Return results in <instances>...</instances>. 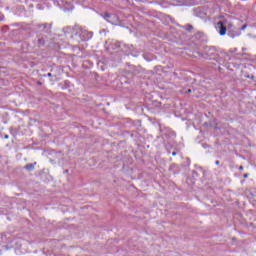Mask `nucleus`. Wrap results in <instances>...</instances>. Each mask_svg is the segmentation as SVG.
<instances>
[{
	"label": "nucleus",
	"mask_w": 256,
	"mask_h": 256,
	"mask_svg": "<svg viewBox=\"0 0 256 256\" xmlns=\"http://www.w3.org/2000/svg\"><path fill=\"white\" fill-rule=\"evenodd\" d=\"M74 35H79L81 41H89L93 37V32H89L80 26H75L73 28Z\"/></svg>",
	"instance_id": "obj_1"
},
{
	"label": "nucleus",
	"mask_w": 256,
	"mask_h": 256,
	"mask_svg": "<svg viewBox=\"0 0 256 256\" xmlns=\"http://www.w3.org/2000/svg\"><path fill=\"white\" fill-rule=\"evenodd\" d=\"M38 29H40V31L42 33H51V29L53 27V24H49V23H43V24H38L37 25Z\"/></svg>",
	"instance_id": "obj_2"
},
{
	"label": "nucleus",
	"mask_w": 256,
	"mask_h": 256,
	"mask_svg": "<svg viewBox=\"0 0 256 256\" xmlns=\"http://www.w3.org/2000/svg\"><path fill=\"white\" fill-rule=\"evenodd\" d=\"M216 29L221 36L226 35L227 33V26L223 23V21L217 22Z\"/></svg>",
	"instance_id": "obj_3"
},
{
	"label": "nucleus",
	"mask_w": 256,
	"mask_h": 256,
	"mask_svg": "<svg viewBox=\"0 0 256 256\" xmlns=\"http://www.w3.org/2000/svg\"><path fill=\"white\" fill-rule=\"evenodd\" d=\"M35 165H37V162L26 164L24 169H26V171H33L35 169Z\"/></svg>",
	"instance_id": "obj_4"
},
{
	"label": "nucleus",
	"mask_w": 256,
	"mask_h": 256,
	"mask_svg": "<svg viewBox=\"0 0 256 256\" xmlns=\"http://www.w3.org/2000/svg\"><path fill=\"white\" fill-rule=\"evenodd\" d=\"M117 18V16H115V15H112V14H110V13H104V19H106V21L108 20V19H116Z\"/></svg>",
	"instance_id": "obj_5"
},
{
	"label": "nucleus",
	"mask_w": 256,
	"mask_h": 256,
	"mask_svg": "<svg viewBox=\"0 0 256 256\" xmlns=\"http://www.w3.org/2000/svg\"><path fill=\"white\" fill-rule=\"evenodd\" d=\"M183 29H185V31H188L189 33H191V31H193V25L191 24H186L185 26H183Z\"/></svg>",
	"instance_id": "obj_6"
},
{
	"label": "nucleus",
	"mask_w": 256,
	"mask_h": 256,
	"mask_svg": "<svg viewBox=\"0 0 256 256\" xmlns=\"http://www.w3.org/2000/svg\"><path fill=\"white\" fill-rule=\"evenodd\" d=\"M38 45L39 47H45V39L44 38L38 39Z\"/></svg>",
	"instance_id": "obj_7"
},
{
	"label": "nucleus",
	"mask_w": 256,
	"mask_h": 256,
	"mask_svg": "<svg viewBox=\"0 0 256 256\" xmlns=\"http://www.w3.org/2000/svg\"><path fill=\"white\" fill-rule=\"evenodd\" d=\"M107 21H108V23L115 25L117 23V18H108Z\"/></svg>",
	"instance_id": "obj_8"
},
{
	"label": "nucleus",
	"mask_w": 256,
	"mask_h": 256,
	"mask_svg": "<svg viewBox=\"0 0 256 256\" xmlns=\"http://www.w3.org/2000/svg\"><path fill=\"white\" fill-rule=\"evenodd\" d=\"M228 35H229V37H232V39H233V38L237 37L239 35V33L235 34V33L228 32Z\"/></svg>",
	"instance_id": "obj_9"
},
{
	"label": "nucleus",
	"mask_w": 256,
	"mask_h": 256,
	"mask_svg": "<svg viewBox=\"0 0 256 256\" xmlns=\"http://www.w3.org/2000/svg\"><path fill=\"white\" fill-rule=\"evenodd\" d=\"M245 29H247V24H244V25L241 27V31H245Z\"/></svg>",
	"instance_id": "obj_10"
},
{
	"label": "nucleus",
	"mask_w": 256,
	"mask_h": 256,
	"mask_svg": "<svg viewBox=\"0 0 256 256\" xmlns=\"http://www.w3.org/2000/svg\"><path fill=\"white\" fill-rule=\"evenodd\" d=\"M250 77V79H252V81H255V76L251 75V76H248Z\"/></svg>",
	"instance_id": "obj_11"
},
{
	"label": "nucleus",
	"mask_w": 256,
	"mask_h": 256,
	"mask_svg": "<svg viewBox=\"0 0 256 256\" xmlns=\"http://www.w3.org/2000/svg\"><path fill=\"white\" fill-rule=\"evenodd\" d=\"M47 77H53V74L50 72L47 74Z\"/></svg>",
	"instance_id": "obj_12"
},
{
	"label": "nucleus",
	"mask_w": 256,
	"mask_h": 256,
	"mask_svg": "<svg viewBox=\"0 0 256 256\" xmlns=\"http://www.w3.org/2000/svg\"><path fill=\"white\" fill-rule=\"evenodd\" d=\"M220 163H221V162H220L219 160H216V161H215V164H216V165H219Z\"/></svg>",
	"instance_id": "obj_13"
},
{
	"label": "nucleus",
	"mask_w": 256,
	"mask_h": 256,
	"mask_svg": "<svg viewBox=\"0 0 256 256\" xmlns=\"http://www.w3.org/2000/svg\"><path fill=\"white\" fill-rule=\"evenodd\" d=\"M249 177V174H244V179H247Z\"/></svg>",
	"instance_id": "obj_14"
},
{
	"label": "nucleus",
	"mask_w": 256,
	"mask_h": 256,
	"mask_svg": "<svg viewBox=\"0 0 256 256\" xmlns=\"http://www.w3.org/2000/svg\"><path fill=\"white\" fill-rule=\"evenodd\" d=\"M64 83H65L66 87H69V82L65 81Z\"/></svg>",
	"instance_id": "obj_15"
},
{
	"label": "nucleus",
	"mask_w": 256,
	"mask_h": 256,
	"mask_svg": "<svg viewBox=\"0 0 256 256\" xmlns=\"http://www.w3.org/2000/svg\"><path fill=\"white\" fill-rule=\"evenodd\" d=\"M186 93H192V90H191V89H188V90L186 91Z\"/></svg>",
	"instance_id": "obj_16"
},
{
	"label": "nucleus",
	"mask_w": 256,
	"mask_h": 256,
	"mask_svg": "<svg viewBox=\"0 0 256 256\" xmlns=\"http://www.w3.org/2000/svg\"><path fill=\"white\" fill-rule=\"evenodd\" d=\"M172 155H173V157H175V155H177V152H172Z\"/></svg>",
	"instance_id": "obj_17"
},
{
	"label": "nucleus",
	"mask_w": 256,
	"mask_h": 256,
	"mask_svg": "<svg viewBox=\"0 0 256 256\" xmlns=\"http://www.w3.org/2000/svg\"><path fill=\"white\" fill-rule=\"evenodd\" d=\"M4 139H9V135H5V136H4Z\"/></svg>",
	"instance_id": "obj_18"
},
{
	"label": "nucleus",
	"mask_w": 256,
	"mask_h": 256,
	"mask_svg": "<svg viewBox=\"0 0 256 256\" xmlns=\"http://www.w3.org/2000/svg\"><path fill=\"white\" fill-rule=\"evenodd\" d=\"M37 85H43V83H41L40 81L37 82Z\"/></svg>",
	"instance_id": "obj_19"
},
{
	"label": "nucleus",
	"mask_w": 256,
	"mask_h": 256,
	"mask_svg": "<svg viewBox=\"0 0 256 256\" xmlns=\"http://www.w3.org/2000/svg\"><path fill=\"white\" fill-rule=\"evenodd\" d=\"M239 170H240V171H243V166H240V167H239Z\"/></svg>",
	"instance_id": "obj_20"
}]
</instances>
